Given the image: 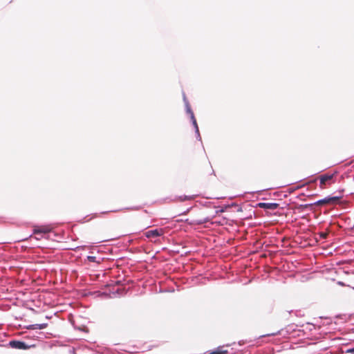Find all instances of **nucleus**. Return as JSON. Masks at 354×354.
<instances>
[{
	"instance_id": "1",
	"label": "nucleus",
	"mask_w": 354,
	"mask_h": 354,
	"mask_svg": "<svg viewBox=\"0 0 354 354\" xmlns=\"http://www.w3.org/2000/svg\"><path fill=\"white\" fill-rule=\"evenodd\" d=\"M334 174H326L321 175L319 178L320 180L319 187L321 189H324L326 188V185H330L333 183V179L334 178Z\"/></svg>"
},
{
	"instance_id": "2",
	"label": "nucleus",
	"mask_w": 354,
	"mask_h": 354,
	"mask_svg": "<svg viewBox=\"0 0 354 354\" xmlns=\"http://www.w3.org/2000/svg\"><path fill=\"white\" fill-rule=\"evenodd\" d=\"M341 197L338 196H333V197H326L324 199L319 200L317 202H315L314 204L310 205H306V207L310 206L313 205H328V204H335L337 202H338L340 200Z\"/></svg>"
},
{
	"instance_id": "3",
	"label": "nucleus",
	"mask_w": 354,
	"mask_h": 354,
	"mask_svg": "<svg viewBox=\"0 0 354 354\" xmlns=\"http://www.w3.org/2000/svg\"><path fill=\"white\" fill-rule=\"evenodd\" d=\"M165 232L163 228H156L154 230H149L145 233V236L149 239H156L162 236Z\"/></svg>"
},
{
	"instance_id": "4",
	"label": "nucleus",
	"mask_w": 354,
	"mask_h": 354,
	"mask_svg": "<svg viewBox=\"0 0 354 354\" xmlns=\"http://www.w3.org/2000/svg\"><path fill=\"white\" fill-rule=\"evenodd\" d=\"M281 216V212L279 211H275L274 212H271V214L267 217V225H274L279 221V218Z\"/></svg>"
},
{
	"instance_id": "5",
	"label": "nucleus",
	"mask_w": 354,
	"mask_h": 354,
	"mask_svg": "<svg viewBox=\"0 0 354 354\" xmlns=\"http://www.w3.org/2000/svg\"><path fill=\"white\" fill-rule=\"evenodd\" d=\"M279 211L281 212L282 209L279 207V205L276 203H267V217L271 214V211Z\"/></svg>"
},
{
	"instance_id": "6",
	"label": "nucleus",
	"mask_w": 354,
	"mask_h": 354,
	"mask_svg": "<svg viewBox=\"0 0 354 354\" xmlns=\"http://www.w3.org/2000/svg\"><path fill=\"white\" fill-rule=\"evenodd\" d=\"M10 345L12 348L17 349L25 350L28 348L25 342L21 341H11L10 342Z\"/></svg>"
},
{
	"instance_id": "7",
	"label": "nucleus",
	"mask_w": 354,
	"mask_h": 354,
	"mask_svg": "<svg viewBox=\"0 0 354 354\" xmlns=\"http://www.w3.org/2000/svg\"><path fill=\"white\" fill-rule=\"evenodd\" d=\"M186 109H187V112L190 115L191 119L192 120L193 124L194 125V127L196 129V131H198V127L197 125L196 118H195L194 113L192 111L191 107L188 103H187V104H186Z\"/></svg>"
},
{
	"instance_id": "8",
	"label": "nucleus",
	"mask_w": 354,
	"mask_h": 354,
	"mask_svg": "<svg viewBox=\"0 0 354 354\" xmlns=\"http://www.w3.org/2000/svg\"><path fill=\"white\" fill-rule=\"evenodd\" d=\"M50 231V227H48L47 226H41V227H37L34 229V234H40V233L46 234V233H48Z\"/></svg>"
},
{
	"instance_id": "9",
	"label": "nucleus",
	"mask_w": 354,
	"mask_h": 354,
	"mask_svg": "<svg viewBox=\"0 0 354 354\" xmlns=\"http://www.w3.org/2000/svg\"><path fill=\"white\" fill-rule=\"evenodd\" d=\"M48 326L47 323H42V324H32L26 326V328L28 329H44L46 328Z\"/></svg>"
},
{
	"instance_id": "10",
	"label": "nucleus",
	"mask_w": 354,
	"mask_h": 354,
	"mask_svg": "<svg viewBox=\"0 0 354 354\" xmlns=\"http://www.w3.org/2000/svg\"><path fill=\"white\" fill-rule=\"evenodd\" d=\"M227 351L223 349V347H218L215 351H212L209 354H227Z\"/></svg>"
},
{
	"instance_id": "11",
	"label": "nucleus",
	"mask_w": 354,
	"mask_h": 354,
	"mask_svg": "<svg viewBox=\"0 0 354 354\" xmlns=\"http://www.w3.org/2000/svg\"><path fill=\"white\" fill-rule=\"evenodd\" d=\"M328 233L327 232H321L320 233V236L322 238V239H326L327 236H328Z\"/></svg>"
},
{
	"instance_id": "12",
	"label": "nucleus",
	"mask_w": 354,
	"mask_h": 354,
	"mask_svg": "<svg viewBox=\"0 0 354 354\" xmlns=\"http://www.w3.org/2000/svg\"><path fill=\"white\" fill-rule=\"evenodd\" d=\"M259 206L261 207L266 208V203H259Z\"/></svg>"
},
{
	"instance_id": "13",
	"label": "nucleus",
	"mask_w": 354,
	"mask_h": 354,
	"mask_svg": "<svg viewBox=\"0 0 354 354\" xmlns=\"http://www.w3.org/2000/svg\"><path fill=\"white\" fill-rule=\"evenodd\" d=\"M192 198L191 196H185V198L183 199H182V201H185V200H191Z\"/></svg>"
}]
</instances>
